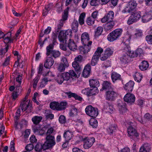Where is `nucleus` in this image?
Instances as JSON below:
<instances>
[{"label":"nucleus","instance_id":"nucleus-1","mask_svg":"<svg viewBox=\"0 0 152 152\" xmlns=\"http://www.w3.org/2000/svg\"><path fill=\"white\" fill-rule=\"evenodd\" d=\"M123 31L122 29L121 28L115 29L107 36V39L110 42L117 40L121 36Z\"/></svg>","mask_w":152,"mask_h":152},{"label":"nucleus","instance_id":"nucleus-2","mask_svg":"<svg viewBox=\"0 0 152 152\" xmlns=\"http://www.w3.org/2000/svg\"><path fill=\"white\" fill-rule=\"evenodd\" d=\"M46 141L45 142V147L46 148H52L55 145L56 143L54 135H46Z\"/></svg>","mask_w":152,"mask_h":152},{"label":"nucleus","instance_id":"nucleus-3","mask_svg":"<svg viewBox=\"0 0 152 152\" xmlns=\"http://www.w3.org/2000/svg\"><path fill=\"white\" fill-rule=\"evenodd\" d=\"M85 110L86 114L92 118H96L98 114L97 109L93 107L91 105L87 106Z\"/></svg>","mask_w":152,"mask_h":152},{"label":"nucleus","instance_id":"nucleus-4","mask_svg":"<svg viewBox=\"0 0 152 152\" xmlns=\"http://www.w3.org/2000/svg\"><path fill=\"white\" fill-rule=\"evenodd\" d=\"M127 132L129 136L131 139L136 141L139 137V133L137 130L133 127L129 126L127 129Z\"/></svg>","mask_w":152,"mask_h":152},{"label":"nucleus","instance_id":"nucleus-5","mask_svg":"<svg viewBox=\"0 0 152 152\" xmlns=\"http://www.w3.org/2000/svg\"><path fill=\"white\" fill-rule=\"evenodd\" d=\"M141 16L140 12H133L129 17L127 21V24L130 25L137 21L141 17Z\"/></svg>","mask_w":152,"mask_h":152},{"label":"nucleus","instance_id":"nucleus-6","mask_svg":"<svg viewBox=\"0 0 152 152\" xmlns=\"http://www.w3.org/2000/svg\"><path fill=\"white\" fill-rule=\"evenodd\" d=\"M106 100L112 101H114L117 95V93L114 91L113 88L110 90L107 91L106 92Z\"/></svg>","mask_w":152,"mask_h":152},{"label":"nucleus","instance_id":"nucleus-7","mask_svg":"<svg viewBox=\"0 0 152 152\" xmlns=\"http://www.w3.org/2000/svg\"><path fill=\"white\" fill-rule=\"evenodd\" d=\"M83 147L85 149H88L90 148L95 142V139L94 138L86 137L83 140Z\"/></svg>","mask_w":152,"mask_h":152},{"label":"nucleus","instance_id":"nucleus-8","mask_svg":"<svg viewBox=\"0 0 152 152\" xmlns=\"http://www.w3.org/2000/svg\"><path fill=\"white\" fill-rule=\"evenodd\" d=\"M124 99L125 102L130 104H134L135 100L134 95L130 93H127L124 96Z\"/></svg>","mask_w":152,"mask_h":152},{"label":"nucleus","instance_id":"nucleus-9","mask_svg":"<svg viewBox=\"0 0 152 152\" xmlns=\"http://www.w3.org/2000/svg\"><path fill=\"white\" fill-rule=\"evenodd\" d=\"M92 43V41H90L88 44H84V46L80 47L79 49L80 52L82 54H86L88 53L91 49L90 46L91 45Z\"/></svg>","mask_w":152,"mask_h":152},{"label":"nucleus","instance_id":"nucleus-10","mask_svg":"<svg viewBox=\"0 0 152 152\" xmlns=\"http://www.w3.org/2000/svg\"><path fill=\"white\" fill-rule=\"evenodd\" d=\"M117 105L121 113L125 114L127 113L128 110L126 107V105L125 103L120 101L118 102Z\"/></svg>","mask_w":152,"mask_h":152},{"label":"nucleus","instance_id":"nucleus-11","mask_svg":"<svg viewBox=\"0 0 152 152\" xmlns=\"http://www.w3.org/2000/svg\"><path fill=\"white\" fill-rule=\"evenodd\" d=\"M137 4L134 0H131L128 3L127 8H128L127 12L131 13L134 11L136 8Z\"/></svg>","mask_w":152,"mask_h":152},{"label":"nucleus","instance_id":"nucleus-12","mask_svg":"<svg viewBox=\"0 0 152 152\" xmlns=\"http://www.w3.org/2000/svg\"><path fill=\"white\" fill-rule=\"evenodd\" d=\"M63 62L61 63L58 66V69L60 72H62L64 71L65 68L69 66V64L67 59L64 58L62 59Z\"/></svg>","mask_w":152,"mask_h":152},{"label":"nucleus","instance_id":"nucleus-13","mask_svg":"<svg viewBox=\"0 0 152 152\" xmlns=\"http://www.w3.org/2000/svg\"><path fill=\"white\" fill-rule=\"evenodd\" d=\"M54 60L52 57H49L47 58L44 64L45 67L47 69H50L53 65Z\"/></svg>","mask_w":152,"mask_h":152},{"label":"nucleus","instance_id":"nucleus-14","mask_svg":"<svg viewBox=\"0 0 152 152\" xmlns=\"http://www.w3.org/2000/svg\"><path fill=\"white\" fill-rule=\"evenodd\" d=\"M91 67L90 64H87L85 67L82 73L83 76L85 77H88L90 75Z\"/></svg>","mask_w":152,"mask_h":152},{"label":"nucleus","instance_id":"nucleus-15","mask_svg":"<svg viewBox=\"0 0 152 152\" xmlns=\"http://www.w3.org/2000/svg\"><path fill=\"white\" fill-rule=\"evenodd\" d=\"M67 94L69 98H71L72 97H73L75 100L81 101L83 99L82 97L78 96L76 93H72L71 91L66 92L65 93Z\"/></svg>","mask_w":152,"mask_h":152},{"label":"nucleus","instance_id":"nucleus-16","mask_svg":"<svg viewBox=\"0 0 152 152\" xmlns=\"http://www.w3.org/2000/svg\"><path fill=\"white\" fill-rule=\"evenodd\" d=\"M113 88L111 83L109 81H104L102 83V89L104 90L107 91L110 90Z\"/></svg>","mask_w":152,"mask_h":152},{"label":"nucleus","instance_id":"nucleus-17","mask_svg":"<svg viewBox=\"0 0 152 152\" xmlns=\"http://www.w3.org/2000/svg\"><path fill=\"white\" fill-rule=\"evenodd\" d=\"M99 92V90L96 87H90V89L88 88V91H87L86 94L88 96H91L95 95Z\"/></svg>","mask_w":152,"mask_h":152},{"label":"nucleus","instance_id":"nucleus-18","mask_svg":"<svg viewBox=\"0 0 152 152\" xmlns=\"http://www.w3.org/2000/svg\"><path fill=\"white\" fill-rule=\"evenodd\" d=\"M89 40V35L86 32L82 34L81 37V40L83 44H88Z\"/></svg>","mask_w":152,"mask_h":152},{"label":"nucleus","instance_id":"nucleus-19","mask_svg":"<svg viewBox=\"0 0 152 152\" xmlns=\"http://www.w3.org/2000/svg\"><path fill=\"white\" fill-rule=\"evenodd\" d=\"M134 84L133 81L130 80L124 86L125 89L129 92H131L132 91Z\"/></svg>","mask_w":152,"mask_h":152},{"label":"nucleus","instance_id":"nucleus-20","mask_svg":"<svg viewBox=\"0 0 152 152\" xmlns=\"http://www.w3.org/2000/svg\"><path fill=\"white\" fill-rule=\"evenodd\" d=\"M151 150L150 145L148 143H145L140 147L139 152H149Z\"/></svg>","mask_w":152,"mask_h":152},{"label":"nucleus","instance_id":"nucleus-21","mask_svg":"<svg viewBox=\"0 0 152 152\" xmlns=\"http://www.w3.org/2000/svg\"><path fill=\"white\" fill-rule=\"evenodd\" d=\"M120 61L123 64H126L130 62L131 57L128 54L123 55L120 58Z\"/></svg>","mask_w":152,"mask_h":152},{"label":"nucleus","instance_id":"nucleus-22","mask_svg":"<svg viewBox=\"0 0 152 152\" xmlns=\"http://www.w3.org/2000/svg\"><path fill=\"white\" fill-rule=\"evenodd\" d=\"M67 47L71 50L74 51L77 49V46L73 40L69 39L67 43Z\"/></svg>","mask_w":152,"mask_h":152},{"label":"nucleus","instance_id":"nucleus-23","mask_svg":"<svg viewBox=\"0 0 152 152\" xmlns=\"http://www.w3.org/2000/svg\"><path fill=\"white\" fill-rule=\"evenodd\" d=\"M44 146L45 143L44 144H42L40 142H38L35 147L34 149L36 151L40 152L42 149L45 150L49 149L45 148Z\"/></svg>","mask_w":152,"mask_h":152},{"label":"nucleus","instance_id":"nucleus-24","mask_svg":"<svg viewBox=\"0 0 152 152\" xmlns=\"http://www.w3.org/2000/svg\"><path fill=\"white\" fill-rule=\"evenodd\" d=\"M117 128V125L115 124H110L108 129H107L108 134L110 135H112L113 133L115 132Z\"/></svg>","mask_w":152,"mask_h":152},{"label":"nucleus","instance_id":"nucleus-25","mask_svg":"<svg viewBox=\"0 0 152 152\" xmlns=\"http://www.w3.org/2000/svg\"><path fill=\"white\" fill-rule=\"evenodd\" d=\"M89 84L90 87H95L97 88L99 86V81L97 79H92L89 80Z\"/></svg>","mask_w":152,"mask_h":152},{"label":"nucleus","instance_id":"nucleus-26","mask_svg":"<svg viewBox=\"0 0 152 152\" xmlns=\"http://www.w3.org/2000/svg\"><path fill=\"white\" fill-rule=\"evenodd\" d=\"M149 64L146 61H142L141 64L139 66L140 69L142 71H145L147 69L148 67Z\"/></svg>","mask_w":152,"mask_h":152},{"label":"nucleus","instance_id":"nucleus-27","mask_svg":"<svg viewBox=\"0 0 152 152\" xmlns=\"http://www.w3.org/2000/svg\"><path fill=\"white\" fill-rule=\"evenodd\" d=\"M111 77L113 82L114 83L116 80L120 79L121 75L118 73L113 72L111 74Z\"/></svg>","mask_w":152,"mask_h":152},{"label":"nucleus","instance_id":"nucleus-28","mask_svg":"<svg viewBox=\"0 0 152 152\" xmlns=\"http://www.w3.org/2000/svg\"><path fill=\"white\" fill-rule=\"evenodd\" d=\"M104 110L106 112L111 113L113 111V108L111 103H106L104 106Z\"/></svg>","mask_w":152,"mask_h":152},{"label":"nucleus","instance_id":"nucleus-29","mask_svg":"<svg viewBox=\"0 0 152 152\" xmlns=\"http://www.w3.org/2000/svg\"><path fill=\"white\" fill-rule=\"evenodd\" d=\"M115 24L114 21H109L105 24L104 26V28L107 31L113 28Z\"/></svg>","mask_w":152,"mask_h":152},{"label":"nucleus","instance_id":"nucleus-30","mask_svg":"<svg viewBox=\"0 0 152 152\" xmlns=\"http://www.w3.org/2000/svg\"><path fill=\"white\" fill-rule=\"evenodd\" d=\"M42 119V117L41 116H35L31 119L32 121L34 124L37 125L41 122Z\"/></svg>","mask_w":152,"mask_h":152},{"label":"nucleus","instance_id":"nucleus-31","mask_svg":"<svg viewBox=\"0 0 152 152\" xmlns=\"http://www.w3.org/2000/svg\"><path fill=\"white\" fill-rule=\"evenodd\" d=\"M72 132L69 131L65 132L63 134V137L65 140L69 141L71 139L72 136Z\"/></svg>","mask_w":152,"mask_h":152},{"label":"nucleus","instance_id":"nucleus-32","mask_svg":"<svg viewBox=\"0 0 152 152\" xmlns=\"http://www.w3.org/2000/svg\"><path fill=\"white\" fill-rule=\"evenodd\" d=\"M100 56L95 52L91 60V64L92 66L95 65L99 58Z\"/></svg>","mask_w":152,"mask_h":152},{"label":"nucleus","instance_id":"nucleus-33","mask_svg":"<svg viewBox=\"0 0 152 152\" xmlns=\"http://www.w3.org/2000/svg\"><path fill=\"white\" fill-rule=\"evenodd\" d=\"M47 126V131L45 133V135H54V134L56 132V130L54 129L53 127H50V125H46Z\"/></svg>","mask_w":152,"mask_h":152},{"label":"nucleus","instance_id":"nucleus-34","mask_svg":"<svg viewBox=\"0 0 152 152\" xmlns=\"http://www.w3.org/2000/svg\"><path fill=\"white\" fill-rule=\"evenodd\" d=\"M64 34V31H60L58 36V38L60 41L64 42V41H65V42L66 43V39H67Z\"/></svg>","mask_w":152,"mask_h":152},{"label":"nucleus","instance_id":"nucleus-35","mask_svg":"<svg viewBox=\"0 0 152 152\" xmlns=\"http://www.w3.org/2000/svg\"><path fill=\"white\" fill-rule=\"evenodd\" d=\"M152 16L149 13H146L142 16V20L143 23H146L151 19Z\"/></svg>","mask_w":152,"mask_h":152},{"label":"nucleus","instance_id":"nucleus-36","mask_svg":"<svg viewBox=\"0 0 152 152\" xmlns=\"http://www.w3.org/2000/svg\"><path fill=\"white\" fill-rule=\"evenodd\" d=\"M54 47L53 44H50L47 47L46 55L47 56L50 55L52 52L54 50Z\"/></svg>","mask_w":152,"mask_h":152},{"label":"nucleus","instance_id":"nucleus-37","mask_svg":"<svg viewBox=\"0 0 152 152\" xmlns=\"http://www.w3.org/2000/svg\"><path fill=\"white\" fill-rule=\"evenodd\" d=\"M72 66L75 71L78 72H80L81 71V68L80 64L76 62H73Z\"/></svg>","mask_w":152,"mask_h":152},{"label":"nucleus","instance_id":"nucleus-38","mask_svg":"<svg viewBox=\"0 0 152 152\" xmlns=\"http://www.w3.org/2000/svg\"><path fill=\"white\" fill-rule=\"evenodd\" d=\"M78 21L75 20H74L73 22L72 25V30L75 32H77L78 30Z\"/></svg>","mask_w":152,"mask_h":152},{"label":"nucleus","instance_id":"nucleus-39","mask_svg":"<svg viewBox=\"0 0 152 152\" xmlns=\"http://www.w3.org/2000/svg\"><path fill=\"white\" fill-rule=\"evenodd\" d=\"M69 8L67 7L64 11V14L62 16V18L61 20H62L64 21L67 19L68 17V11Z\"/></svg>","mask_w":152,"mask_h":152},{"label":"nucleus","instance_id":"nucleus-40","mask_svg":"<svg viewBox=\"0 0 152 152\" xmlns=\"http://www.w3.org/2000/svg\"><path fill=\"white\" fill-rule=\"evenodd\" d=\"M85 16L86 14L84 12L82 13L80 15L79 19V22L80 25H82L84 24V19Z\"/></svg>","mask_w":152,"mask_h":152},{"label":"nucleus","instance_id":"nucleus-41","mask_svg":"<svg viewBox=\"0 0 152 152\" xmlns=\"http://www.w3.org/2000/svg\"><path fill=\"white\" fill-rule=\"evenodd\" d=\"M50 107L53 110H58V102H53L50 103Z\"/></svg>","mask_w":152,"mask_h":152},{"label":"nucleus","instance_id":"nucleus-42","mask_svg":"<svg viewBox=\"0 0 152 152\" xmlns=\"http://www.w3.org/2000/svg\"><path fill=\"white\" fill-rule=\"evenodd\" d=\"M67 104L66 102H62L59 104L58 103V110H61L65 109Z\"/></svg>","mask_w":152,"mask_h":152},{"label":"nucleus","instance_id":"nucleus-43","mask_svg":"<svg viewBox=\"0 0 152 152\" xmlns=\"http://www.w3.org/2000/svg\"><path fill=\"white\" fill-rule=\"evenodd\" d=\"M103 30L102 27V26H99L96 29V31L95 32L94 36L95 37H98L100 35Z\"/></svg>","mask_w":152,"mask_h":152},{"label":"nucleus","instance_id":"nucleus-44","mask_svg":"<svg viewBox=\"0 0 152 152\" xmlns=\"http://www.w3.org/2000/svg\"><path fill=\"white\" fill-rule=\"evenodd\" d=\"M106 15L109 20V21H112V20L113 19L114 17V13L113 11H110Z\"/></svg>","mask_w":152,"mask_h":152},{"label":"nucleus","instance_id":"nucleus-45","mask_svg":"<svg viewBox=\"0 0 152 152\" xmlns=\"http://www.w3.org/2000/svg\"><path fill=\"white\" fill-rule=\"evenodd\" d=\"M89 123L93 128H96L98 126L97 121L94 118L91 119Z\"/></svg>","mask_w":152,"mask_h":152},{"label":"nucleus","instance_id":"nucleus-46","mask_svg":"<svg viewBox=\"0 0 152 152\" xmlns=\"http://www.w3.org/2000/svg\"><path fill=\"white\" fill-rule=\"evenodd\" d=\"M95 19L91 17L87 18L86 21L87 24L89 26L93 25L94 23Z\"/></svg>","mask_w":152,"mask_h":152},{"label":"nucleus","instance_id":"nucleus-47","mask_svg":"<svg viewBox=\"0 0 152 152\" xmlns=\"http://www.w3.org/2000/svg\"><path fill=\"white\" fill-rule=\"evenodd\" d=\"M113 51L111 49L107 48L105 50L104 53L109 57L113 54Z\"/></svg>","mask_w":152,"mask_h":152},{"label":"nucleus","instance_id":"nucleus-48","mask_svg":"<svg viewBox=\"0 0 152 152\" xmlns=\"http://www.w3.org/2000/svg\"><path fill=\"white\" fill-rule=\"evenodd\" d=\"M50 55L54 58H56L60 56V53L58 50H54L51 53Z\"/></svg>","mask_w":152,"mask_h":152},{"label":"nucleus","instance_id":"nucleus-49","mask_svg":"<svg viewBox=\"0 0 152 152\" xmlns=\"http://www.w3.org/2000/svg\"><path fill=\"white\" fill-rule=\"evenodd\" d=\"M4 42L5 43L7 44L13 42V40L11 39V38L8 36L7 37H4Z\"/></svg>","mask_w":152,"mask_h":152},{"label":"nucleus","instance_id":"nucleus-50","mask_svg":"<svg viewBox=\"0 0 152 152\" xmlns=\"http://www.w3.org/2000/svg\"><path fill=\"white\" fill-rule=\"evenodd\" d=\"M48 128L47 126H45L41 129H39L38 134L41 135H42L45 134V131Z\"/></svg>","mask_w":152,"mask_h":152},{"label":"nucleus","instance_id":"nucleus-51","mask_svg":"<svg viewBox=\"0 0 152 152\" xmlns=\"http://www.w3.org/2000/svg\"><path fill=\"white\" fill-rule=\"evenodd\" d=\"M61 75L64 80L68 81L71 78L70 77V74L67 72L63 73Z\"/></svg>","mask_w":152,"mask_h":152},{"label":"nucleus","instance_id":"nucleus-52","mask_svg":"<svg viewBox=\"0 0 152 152\" xmlns=\"http://www.w3.org/2000/svg\"><path fill=\"white\" fill-rule=\"evenodd\" d=\"M83 60V57L81 55H79L75 58L74 62H76L80 64L82 62Z\"/></svg>","mask_w":152,"mask_h":152},{"label":"nucleus","instance_id":"nucleus-53","mask_svg":"<svg viewBox=\"0 0 152 152\" xmlns=\"http://www.w3.org/2000/svg\"><path fill=\"white\" fill-rule=\"evenodd\" d=\"M34 145L33 144H29L26 146L25 149L27 151H30L34 148Z\"/></svg>","mask_w":152,"mask_h":152},{"label":"nucleus","instance_id":"nucleus-54","mask_svg":"<svg viewBox=\"0 0 152 152\" xmlns=\"http://www.w3.org/2000/svg\"><path fill=\"white\" fill-rule=\"evenodd\" d=\"M59 121L61 124L65 123L66 122L65 116L62 115H61L59 118Z\"/></svg>","mask_w":152,"mask_h":152},{"label":"nucleus","instance_id":"nucleus-55","mask_svg":"<svg viewBox=\"0 0 152 152\" xmlns=\"http://www.w3.org/2000/svg\"><path fill=\"white\" fill-rule=\"evenodd\" d=\"M145 39L148 43L152 44V35H150L146 36Z\"/></svg>","mask_w":152,"mask_h":152},{"label":"nucleus","instance_id":"nucleus-56","mask_svg":"<svg viewBox=\"0 0 152 152\" xmlns=\"http://www.w3.org/2000/svg\"><path fill=\"white\" fill-rule=\"evenodd\" d=\"M100 1L98 0H91L90 2V5L92 6H96L98 5Z\"/></svg>","mask_w":152,"mask_h":152},{"label":"nucleus","instance_id":"nucleus-57","mask_svg":"<svg viewBox=\"0 0 152 152\" xmlns=\"http://www.w3.org/2000/svg\"><path fill=\"white\" fill-rule=\"evenodd\" d=\"M39 80V79L37 77H36L33 80V88L34 89L36 88Z\"/></svg>","mask_w":152,"mask_h":152},{"label":"nucleus","instance_id":"nucleus-58","mask_svg":"<svg viewBox=\"0 0 152 152\" xmlns=\"http://www.w3.org/2000/svg\"><path fill=\"white\" fill-rule=\"evenodd\" d=\"M64 80L61 75L58 76L57 79V81L58 83L60 84H61Z\"/></svg>","mask_w":152,"mask_h":152},{"label":"nucleus","instance_id":"nucleus-59","mask_svg":"<svg viewBox=\"0 0 152 152\" xmlns=\"http://www.w3.org/2000/svg\"><path fill=\"white\" fill-rule=\"evenodd\" d=\"M64 33L65 34V36L66 37L67 39V37L68 36H69V37L72 35V31L70 30H66L65 31H64Z\"/></svg>","mask_w":152,"mask_h":152},{"label":"nucleus","instance_id":"nucleus-60","mask_svg":"<svg viewBox=\"0 0 152 152\" xmlns=\"http://www.w3.org/2000/svg\"><path fill=\"white\" fill-rule=\"evenodd\" d=\"M20 105H22L21 110L22 111L24 112L26 110V107L28 106V104H27L26 103H24L23 102H21Z\"/></svg>","mask_w":152,"mask_h":152},{"label":"nucleus","instance_id":"nucleus-61","mask_svg":"<svg viewBox=\"0 0 152 152\" xmlns=\"http://www.w3.org/2000/svg\"><path fill=\"white\" fill-rule=\"evenodd\" d=\"M64 21L62 20H60L58 26V30L57 31V33L60 30L61 28V27L63 26L64 24Z\"/></svg>","mask_w":152,"mask_h":152},{"label":"nucleus","instance_id":"nucleus-62","mask_svg":"<svg viewBox=\"0 0 152 152\" xmlns=\"http://www.w3.org/2000/svg\"><path fill=\"white\" fill-rule=\"evenodd\" d=\"M52 7L53 4L51 3H49L45 7V10L47 11L46 12H48L50 11V10L52 8Z\"/></svg>","mask_w":152,"mask_h":152},{"label":"nucleus","instance_id":"nucleus-63","mask_svg":"<svg viewBox=\"0 0 152 152\" xmlns=\"http://www.w3.org/2000/svg\"><path fill=\"white\" fill-rule=\"evenodd\" d=\"M77 109L75 108H73L70 113V115L71 116L77 115Z\"/></svg>","mask_w":152,"mask_h":152},{"label":"nucleus","instance_id":"nucleus-64","mask_svg":"<svg viewBox=\"0 0 152 152\" xmlns=\"http://www.w3.org/2000/svg\"><path fill=\"white\" fill-rule=\"evenodd\" d=\"M103 50L102 48L100 47H98L96 51L95 52V53L100 56L101 53L103 52Z\"/></svg>","mask_w":152,"mask_h":152}]
</instances>
